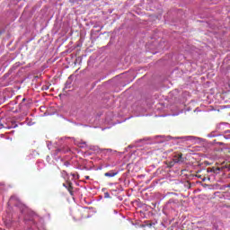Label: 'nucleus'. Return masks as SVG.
<instances>
[{
    "instance_id": "obj_1",
    "label": "nucleus",
    "mask_w": 230,
    "mask_h": 230,
    "mask_svg": "<svg viewBox=\"0 0 230 230\" xmlns=\"http://www.w3.org/2000/svg\"><path fill=\"white\" fill-rule=\"evenodd\" d=\"M25 224L27 226H37V220H39V216L33 211H27V216L24 218Z\"/></svg>"
},
{
    "instance_id": "obj_2",
    "label": "nucleus",
    "mask_w": 230,
    "mask_h": 230,
    "mask_svg": "<svg viewBox=\"0 0 230 230\" xmlns=\"http://www.w3.org/2000/svg\"><path fill=\"white\" fill-rule=\"evenodd\" d=\"M74 143L79 148H87V142L84 140H74Z\"/></svg>"
},
{
    "instance_id": "obj_3",
    "label": "nucleus",
    "mask_w": 230,
    "mask_h": 230,
    "mask_svg": "<svg viewBox=\"0 0 230 230\" xmlns=\"http://www.w3.org/2000/svg\"><path fill=\"white\" fill-rule=\"evenodd\" d=\"M26 102V98L22 100V102L19 105V111L22 112L24 111H28V104L24 103Z\"/></svg>"
},
{
    "instance_id": "obj_4",
    "label": "nucleus",
    "mask_w": 230,
    "mask_h": 230,
    "mask_svg": "<svg viewBox=\"0 0 230 230\" xmlns=\"http://www.w3.org/2000/svg\"><path fill=\"white\" fill-rule=\"evenodd\" d=\"M17 208H20V210L22 213H26V211H28V208H26V206H24L22 203L19 202L18 204H16Z\"/></svg>"
},
{
    "instance_id": "obj_5",
    "label": "nucleus",
    "mask_w": 230,
    "mask_h": 230,
    "mask_svg": "<svg viewBox=\"0 0 230 230\" xmlns=\"http://www.w3.org/2000/svg\"><path fill=\"white\" fill-rule=\"evenodd\" d=\"M176 139H184L185 141H191L192 139H195V137L186 136V137H176Z\"/></svg>"
},
{
    "instance_id": "obj_6",
    "label": "nucleus",
    "mask_w": 230,
    "mask_h": 230,
    "mask_svg": "<svg viewBox=\"0 0 230 230\" xmlns=\"http://www.w3.org/2000/svg\"><path fill=\"white\" fill-rule=\"evenodd\" d=\"M67 187H66V190L67 191H69L70 195H74V192H73V183L71 181H67Z\"/></svg>"
},
{
    "instance_id": "obj_7",
    "label": "nucleus",
    "mask_w": 230,
    "mask_h": 230,
    "mask_svg": "<svg viewBox=\"0 0 230 230\" xmlns=\"http://www.w3.org/2000/svg\"><path fill=\"white\" fill-rule=\"evenodd\" d=\"M116 175H118V172H114L113 171H110L104 173L105 177H116Z\"/></svg>"
},
{
    "instance_id": "obj_8",
    "label": "nucleus",
    "mask_w": 230,
    "mask_h": 230,
    "mask_svg": "<svg viewBox=\"0 0 230 230\" xmlns=\"http://www.w3.org/2000/svg\"><path fill=\"white\" fill-rule=\"evenodd\" d=\"M175 163H182V154H180L174 159Z\"/></svg>"
},
{
    "instance_id": "obj_9",
    "label": "nucleus",
    "mask_w": 230,
    "mask_h": 230,
    "mask_svg": "<svg viewBox=\"0 0 230 230\" xmlns=\"http://www.w3.org/2000/svg\"><path fill=\"white\" fill-rule=\"evenodd\" d=\"M68 175L69 174L67 173V172H66V171L61 172V177H63V179H67Z\"/></svg>"
},
{
    "instance_id": "obj_10",
    "label": "nucleus",
    "mask_w": 230,
    "mask_h": 230,
    "mask_svg": "<svg viewBox=\"0 0 230 230\" xmlns=\"http://www.w3.org/2000/svg\"><path fill=\"white\" fill-rule=\"evenodd\" d=\"M10 200H11V202L13 201V200H16L17 202H19V198H17V196H12L10 198Z\"/></svg>"
},
{
    "instance_id": "obj_11",
    "label": "nucleus",
    "mask_w": 230,
    "mask_h": 230,
    "mask_svg": "<svg viewBox=\"0 0 230 230\" xmlns=\"http://www.w3.org/2000/svg\"><path fill=\"white\" fill-rule=\"evenodd\" d=\"M71 175L74 179H80V175L78 173H71Z\"/></svg>"
},
{
    "instance_id": "obj_12",
    "label": "nucleus",
    "mask_w": 230,
    "mask_h": 230,
    "mask_svg": "<svg viewBox=\"0 0 230 230\" xmlns=\"http://www.w3.org/2000/svg\"><path fill=\"white\" fill-rule=\"evenodd\" d=\"M104 199H111V194H109V192H105Z\"/></svg>"
},
{
    "instance_id": "obj_13",
    "label": "nucleus",
    "mask_w": 230,
    "mask_h": 230,
    "mask_svg": "<svg viewBox=\"0 0 230 230\" xmlns=\"http://www.w3.org/2000/svg\"><path fill=\"white\" fill-rule=\"evenodd\" d=\"M70 164H69V162H65V163H64V166H66V167H67V166H70Z\"/></svg>"
},
{
    "instance_id": "obj_14",
    "label": "nucleus",
    "mask_w": 230,
    "mask_h": 230,
    "mask_svg": "<svg viewBox=\"0 0 230 230\" xmlns=\"http://www.w3.org/2000/svg\"><path fill=\"white\" fill-rule=\"evenodd\" d=\"M63 186H64V188L67 189V186H68L67 181H66V183H63Z\"/></svg>"
},
{
    "instance_id": "obj_15",
    "label": "nucleus",
    "mask_w": 230,
    "mask_h": 230,
    "mask_svg": "<svg viewBox=\"0 0 230 230\" xmlns=\"http://www.w3.org/2000/svg\"><path fill=\"white\" fill-rule=\"evenodd\" d=\"M16 98H17V100H19V98H21V95L17 96Z\"/></svg>"
},
{
    "instance_id": "obj_16",
    "label": "nucleus",
    "mask_w": 230,
    "mask_h": 230,
    "mask_svg": "<svg viewBox=\"0 0 230 230\" xmlns=\"http://www.w3.org/2000/svg\"><path fill=\"white\" fill-rule=\"evenodd\" d=\"M210 137H215V136H213V135H210Z\"/></svg>"
},
{
    "instance_id": "obj_17",
    "label": "nucleus",
    "mask_w": 230,
    "mask_h": 230,
    "mask_svg": "<svg viewBox=\"0 0 230 230\" xmlns=\"http://www.w3.org/2000/svg\"><path fill=\"white\" fill-rule=\"evenodd\" d=\"M57 152H61V150H60V149H58Z\"/></svg>"
},
{
    "instance_id": "obj_18",
    "label": "nucleus",
    "mask_w": 230,
    "mask_h": 230,
    "mask_svg": "<svg viewBox=\"0 0 230 230\" xmlns=\"http://www.w3.org/2000/svg\"><path fill=\"white\" fill-rule=\"evenodd\" d=\"M86 179L89 180V176H86Z\"/></svg>"
},
{
    "instance_id": "obj_19",
    "label": "nucleus",
    "mask_w": 230,
    "mask_h": 230,
    "mask_svg": "<svg viewBox=\"0 0 230 230\" xmlns=\"http://www.w3.org/2000/svg\"><path fill=\"white\" fill-rule=\"evenodd\" d=\"M157 137H161V136H158Z\"/></svg>"
}]
</instances>
